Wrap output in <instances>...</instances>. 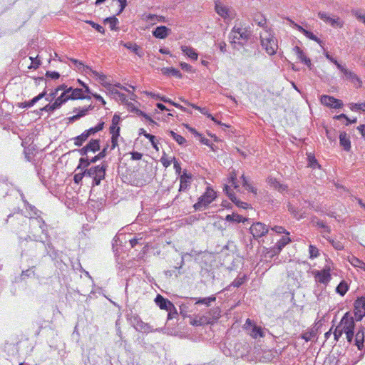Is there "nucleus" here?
Here are the masks:
<instances>
[{"label": "nucleus", "instance_id": "nucleus-26", "mask_svg": "<svg viewBox=\"0 0 365 365\" xmlns=\"http://www.w3.org/2000/svg\"><path fill=\"white\" fill-rule=\"evenodd\" d=\"M135 327L138 331L148 333L151 332L153 330L149 324L145 323L144 322L139 319H136V324Z\"/></svg>", "mask_w": 365, "mask_h": 365}, {"label": "nucleus", "instance_id": "nucleus-32", "mask_svg": "<svg viewBox=\"0 0 365 365\" xmlns=\"http://www.w3.org/2000/svg\"><path fill=\"white\" fill-rule=\"evenodd\" d=\"M92 108H93V107L91 106H89L88 108H82L76 115H74L68 118L69 122L73 123V122L78 120L81 117L86 115L87 112L89 110H91Z\"/></svg>", "mask_w": 365, "mask_h": 365}, {"label": "nucleus", "instance_id": "nucleus-15", "mask_svg": "<svg viewBox=\"0 0 365 365\" xmlns=\"http://www.w3.org/2000/svg\"><path fill=\"white\" fill-rule=\"evenodd\" d=\"M180 101L182 102L185 103L186 105L191 106L195 109L198 110L202 114L206 115L207 118H210L212 121H214L217 124L220 125H223V126H225V127H228V125H227L226 124L222 123L217 120L216 118L214 116H212L211 114H210L208 113L207 110L205 108H200V107H199V106H197L196 105L190 103L189 102H187L185 99H182V98H180Z\"/></svg>", "mask_w": 365, "mask_h": 365}, {"label": "nucleus", "instance_id": "nucleus-44", "mask_svg": "<svg viewBox=\"0 0 365 365\" xmlns=\"http://www.w3.org/2000/svg\"><path fill=\"white\" fill-rule=\"evenodd\" d=\"M103 125H104L103 122L99 123L95 127L91 128L88 130H85V132H86V133H87V135L89 138L91 135H94L97 132L101 131V130H103Z\"/></svg>", "mask_w": 365, "mask_h": 365}, {"label": "nucleus", "instance_id": "nucleus-4", "mask_svg": "<svg viewBox=\"0 0 365 365\" xmlns=\"http://www.w3.org/2000/svg\"><path fill=\"white\" fill-rule=\"evenodd\" d=\"M260 41L262 46L269 55H274L278 48L277 39L268 29L264 30L260 34Z\"/></svg>", "mask_w": 365, "mask_h": 365}, {"label": "nucleus", "instance_id": "nucleus-39", "mask_svg": "<svg viewBox=\"0 0 365 365\" xmlns=\"http://www.w3.org/2000/svg\"><path fill=\"white\" fill-rule=\"evenodd\" d=\"M349 261L354 267L360 268L365 271V263L362 260L354 256H351L349 259Z\"/></svg>", "mask_w": 365, "mask_h": 365}, {"label": "nucleus", "instance_id": "nucleus-48", "mask_svg": "<svg viewBox=\"0 0 365 365\" xmlns=\"http://www.w3.org/2000/svg\"><path fill=\"white\" fill-rule=\"evenodd\" d=\"M99 165L93 166L90 168L89 169H86L83 172V175L89 176L92 178L93 180L96 178V172L98 169Z\"/></svg>", "mask_w": 365, "mask_h": 365}, {"label": "nucleus", "instance_id": "nucleus-57", "mask_svg": "<svg viewBox=\"0 0 365 365\" xmlns=\"http://www.w3.org/2000/svg\"><path fill=\"white\" fill-rule=\"evenodd\" d=\"M329 242L335 250H342L344 249V245L340 241L329 240Z\"/></svg>", "mask_w": 365, "mask_h": 365}, {"label": "nucleus", "instance_id": "nucleus-60", "mask_svg": "<svg viewBox=\"0 0 365 365\" xmlns=\"http://www.w3.org/2000/svg\"><path fill=\"white\" fill-rule=\"evenodd\" d=\"M87 23L88 24H90L96 30H97L99 33L104 34L105 30H104V28L102 26L95 23V22H93L92 21H88Z\"/></svg>", "mask_w": 365, "mask_h": 365}, {"label": "nucleus", "instance_id": "nucleus-28", "mask_svg": "<svg viewBox=\"0 0 365 365\" xmlns=\"http://www.w3.org/2000/svg\"><path fill=\"white\" fill-rule=\"evenodd\" d=\"M123 46L126 48L130 50L132 52L135 53L139 57H142L143 56V52L141 51L138 46L135 43H133L131 42L122 43Z\"/></svg>", "mask_w": 365, "mask_h": 365}, {"label": "nucleus", "instance_id": "nucleus-10", "mask_svg": "<svg viewBox=\"0 0 365 365\" xmlns=\"http://www.w3.org/2000/svg\"><path fill=\"white\" fill-rule=\"evenodd\" d=\"M339 325L344 333L354 331L355 327L354 319L349 317L348 313H346L342 317Z\"/></svg>", "mask_w": 365, "mask_h": 365}, {"label": "nucleus", "instance_id": "nucleus-8", "mask_svg": "<svg viewBox=\"0 0 365 365\" xmlns=\"http://www.w3.org/2000/svg\"><path fill=\"white\" fill-rule=\"evenodd\" d=\"M354 317L356 321H360L365 316V297L358 299L354 302Z\"/></svg>", "mask_w": 365, "mask_h": 365}, {"label": "nucleus", "instance_id": "nucleus-31", "mask_svg": "<svg viewBox=\"0 0 365 365\" xmlns=\"http://www.w3.org/2000/svg\"><path fill=\"white\" fill-rule=\"evenodd\" d=\"M181 50L185 55H187L191 59H192V60L197 59L198 55L195 52L194 48H192L191 47L186 46H182Z\"/></svg>", "mask_w": 365, "mask_h": 365}, {"label": "nucleus", "instance_id": "nucleus-62", "mask_svg": "<svg viewBox=\"0 0 365 365\" xmlns=\"http://www.w3.org/2000/svg\"><path fill=\"white\" fill-rule=\"evenodd\" d=\"M317 225L323 229V232H327V233H329L330 232V228L322 220H318L317 222Z\"/></svg>", "mask_w": 365, "mask_h": 365}, {"label": "nucleus", "instance_id": "nucleus-54", "mask_svg": "<svg viewBox=\"0 0 365 365\" xmlns=\"http://www.w3.org/2000/svg\"><path fill=\"white\" fill-rule=\"evenodd\" d=\"M241 179L242 180L243 186L247 190L252 192L256 193V189H255L247 180L245 176L244 175H242Z\"/></svg>", "mask_w": 365, "mask_h": 365}, {"label": "nucleus", "instance_id": "nucleus-38", "mask_svg": "<svg viewBox=\"0 0 365 365\" xmlns=\"http://www.w3.org/2000/svg\"><path fill=\"white\" fill-rule=\"evenodd\" d=\"M208 314H209L210 317H207V319H210V320L212 323L214 321H216L220 318L221 311L219 307H215V308L210 309Z\"/></svg>", "mask_w": 365, "mask_h": 365}, {"label": "nucleus", "instance_id": "nucleus-35", "mask_svg": "<svg viewBox=\"0 0 365 365\" xmlns=\"http://www.w3.org/2000/svg\"><path fill=\"white\" fill-rule=\"evenodd\" d=\"M140 135H143L148 140H149L153 145V147L158 150V147L157 143L155 142V137L151 134L148 133L143 128H140L139 130Z\"/></svg>", "mask_w": 365, "mask_h": 365}, {"label": "nucleus", "instance_id": "nucleus-6", "mask_svg": "<svg viewBox=\"0 0 365 365\" xmlns=\"http://www.w3.org/2000/svg\"><path fill=\"white\" fill-rule=\"evenodd\" d=\"M354 344L359 351H362L359 356V359H362L365 352V327L360 326L357 329L354 338Z\"/></svg>", "mask_w": 365, "mask_h": 365}, {"label": "nucleus", "instance_id": "nucleus-43", "mask_svg": "<svg viewBox=\"0 0 365 365\" xmlns=\"http://www.w3.org/2000/svg\"><path fill=\"white\" fill-rule=\"evenodd\" d=\"M191 324L195 326H201L205 324H212L210 319H207V317H200L199 319H194Z\"/></svg>", "mask_w": 365, "mask_h": 365}, {"label": "nucleus", "instance_id": "nucleus-24", "mask_svg": "<svg viewBox=\"0 0 365 365\" xmlns=\"http://www.w3.org/2000/svg\"><path fill=\"white\" fill-rule=\"evenodd\" d=\"M316 280L320 283L327 284L331 279V275L328 270L318 272L315 275Z\"/></svg>", "mask_w": 365, "mask_h": 365}, {"label": "nucleus", "instance_id": "nucleus-55", "mask_svg": "<svg viewBox=\"0 0 365 365\" xmlns=\"http://www.w3.org/2000/svg\"><path fill=\"white\" fill-rule=\"evenodd\" d=\"M90 165L89 159L88 158H81L79 160V165L78 166V168L81 169H87L86 168L88 167Z\"/></svg>", "mask_w": 365, "mask_h": 365}, {"label": "nucleus", "instance_id": "nucleus-63", "mask_svg": "<svg viewBox=\"0 0 365 365\" xmlns=\"http://www.w3.org/2000/svg\"><path fill=\"white\" fill-rule=\"evenodd\" d=\"M30 60L31 61V63L29 66V68L36 69L37 68H38V66L40 65V61L37 59V57L36 58L30 57Z\"/></svg>", "mask_w": 365, "mask_h": 365}, {"label": "nucleus", "instance_id": "nucleus-3", "mask_svg": "<svg viewBox=\"0 0 365 365\" xmlns=\"http://www.w3.org/2000/svg\"><path fill=\"white\" fill-rule=\"evenodd\" d=\"M25 207L26 210L31 211L34 216L30 217V225L31 231L30 233L34 232V230L37 226L41 230V233L45 235L46 237L48 236L47 225L45 223L42 217L38 215L39 212L36 207L29 202V205H26Z\"/></svg>", "mask_w": 365, "mask_h": 365}, {"label": "nucleus", "instance_id": "nucleus-5", "mask_svg": "<svg viewBox=\"0 0 365 365\" xmlns=\"http://www.w3.org/2000/svg\"><path fill=\"white\" fill-rule=\"evenodd\" d=\"M216 197L215 192L210 187H207L205 192L198 198V201L194 205L195 210H203Z\"/></svg>", "mask_w": 365, "mask_h": 365}, {"label": "nucleus", "instance_id": "nucleus-59", "mask_svg": "<svg viewBox=\"0 0 365 365\" xmlns=\"http://www.w3.org/2000/svg\"><path fill=\"white\" fill-rule=\"evenodd\" d=\"M351 109L352 110H363V111H365V103H352V104H351Z\"/></svg>", "mask_w": 365, "mask_h": 365}, {"label": "nucleus", "instance_id": "nucleus-46", "mask_svg": "<svg viewBox=\"0 0 365 365\" xmlns=\"http://www.w3.org/2000/svg\"><path fill=\"white\" fill-rule=\"evenodd\" d=\"M169 134L170 136L179 144V145H184L186 143V140L184 137H182L180 135L177 134L173 130L169 131Z\"/></svg>", "mask_w": 365, "mask_h": 365}, {"label": "nucleus", "instance_id": "nucleus-41", "mask_svg": "<svg viewBox=\"0 0 365 365\" xmlns=\"http://www.w3.org/2000/svg\"><path fill=\"white\" fill-rule=\"evenodd\" d=\"M88 138V136L87 135V133L84 131L83 133H81L80 135L76 136L73 138L74 145L80 147L83 145L84 142H86Z\"/></svg>", "mask_w": 365, "mask_h": 365}, {"label": "nucleus", "instance_id": "nucleus-53", "mask_svg": "<svg viewBox=\"0 0 365 365\" xmlns=\"http://www.w3.org/2000/svg\"><path fill=\"white\" fill-rule=\"evenodd\" d=\"M105 22H107L109 24L110 28L111 30H115V26H116L117 24L118 23V20L117 18L113 16V17H109V18L106 19Z\"/></svg>", "mask_w": 365, "mask_h": 365}, {"label": "nucleus", "instance_id": "nucleus-13", "mask_svg": "<svg viewBox=\"0 0 365 365\" xmlns=\"http://www.w3.org/2000/svg\"><path fill=\"white\" fill-rule=\"evenodd\" d=\"M64 93H66L67 95L66 96L68 100L83 99L87 98L83 95V90L82 88L73 89L72 87H69Z\"/></svg>", "mask_w": 365, "mask_h": 365}, {"label": "nucleus", "instance_id": "nucleus-19", "mask_svg": "<svg viewBox=\"0 0 365 365\" xmlns=\"http://www.w3.org/2000/svg\"><path fill=\"white\" fill-rule=\"evenodd\" d=\"M192 175L190 174H187L185 171L183 172V174L180 176V185L179 191H185L187 187L190 186L191 182Z\"/></svg>", "mask_w": 365, "mask_h": 365}, {"label": "nucleus", "instance_id": "nucleus-21", "mask_svg": "<svg viewBox=\"0 0 365 365\" xmlns=\"http://www.w3.org/2000/svg\"><path fill=\"white\" fill-rule=\"evenodd\" d=\"M290 242V238L287 237H283L280 239L272 249V255L278 254Z\"/></svg>", "mask_w": 365, "mask_h": 365}, {"label": "nucleus", "instance_id": "nucleus-27", "mask_svg": "<svg viewBox=\"0 0 365 365\" xmlns=\"http://www.w3.org/2000/svg\"><path fill=\"white\" fill-rule=\"evenodd\" d=\"M215 11L220 16L224 19L230 16L228 8L222 5L220 2L215 3Z\"/></svg>", "mask_w": 365, "mask_h": 365}, {"label": "nucleus", "instance_id": "nucleus-25", "mask_svg": "<svg viewBox=\"0 0 365 365\" xmlns=\"http://www.w3.org/2000/svg\"><path fill=\"white\" fill-rule=\"evenodd\" d=\"M339 143L344 150L349 151L351 149V141L348 135L345 132H342L339 135Z\"/></svg>", "mask_w": 365, "mask_h": 365}, {"label": "nucleus", "instance_id": "nucleus-51", "mask_svg": "<svg viewBox=\"0 0 365 365\" xmlns=\"http://www.w3.org/2000/svg\"><path fill=\"white\" fill-rule=\"evenodd\" d=\"M303 34L308 38L313 40V41L317 42L319 44L322 45V41L317 36H315L314 34H312L311 31H309L308 30H305V31H304Z\"/></svg>", "mask_w": 365, "mask_h": 365}, {"label": "nucleus", "instance_id": "nucleus-64", "mask_svg": "<svg viewBox=\"0 0 365 365\" xmlns=\"http://www.w3.org/2000/svg\"><path fill=\"white\" fill-rule=\"evenodd\" d=\"M110 92L115 96L118 98L120 101H124L125 100V94L120 93L118 90L113 88L112 90H110Z\"/></svg>", "mask_w": 365, "mask_h": 365}, {"label": "nucleus", "instance_id": "nucleus-16", "mask_svg": "<svg viewBox=\"0 0 365 365\" xmlns=\"http://www.w3.org/2000/svg\"><path fill=\"white\" fill-rule=\"evenodd\" d=\"M107 168V163H103L101 165H99L96 172V178H95L94 180L93 181V185H100L101 180L105 178Z\"/></svg>", "mask_w": 365, "mask_h": 365}, {"label": "nucleus", "instance_id": "nucleus-40", "mask_svg": "<svg viewBox=\"0 0 365 365\" xmlns=\"http://www.w3.org/2000/svg\"><path fill=\"white\" fill-rule=\"evenodd\" d=\"M225 220L227 222H244L247 219L243 218L241 215L237 213H232L231 215H227L225 217Z\"/></svg>", "mask_w": 365, "mask_h": 365}, {"label": "nucleus", "instance_id": "nucleus-34", "mask_svg": "<svg viewBox=\"0 0 365 365\" xmlns=\"http://www.w3.org/2000/svg\"><path fill=\"white\" fill-rule=\"evenodd\" d=\"M86 146L89 152L96 153L100 150V140L98 139L91 140Z\"/></svg>", "mask_w": 365, "mask_h": 365}, {"label": "nucleus", "instance_id": "nucleus-50", "mask_svg": "<svg viewBox=\"0 0 365 365\" xmlns=\"http://www.w3.org/2000/svg\"><path fill=\"white\" fill-rule=\"evenodd\" d=\"M255 21L256 24L260 27L263 28L264 30L268 29L266 26V19L262 15H259L255 18Z\"/></svg>", "mask_w": 365, "mask_h": 365}, {"label": "nucleus", "instance_id": "nucleus-17", "mask_svg": "<svg viewBox=\"0 0 365 365\" xmlns=\"http://www.w3.org/2000/svg\"><path fill=\"white\" fill-rule=\"evenodd\" d=\"M145 93L148 96H150L151 98H156V99H159L165 103H170L171 105L174 106L175 107L178 108H180L182 110H185V109L182 106H180V104L177 103H175L173 101H172L170 99L165 97V96H160V95L158 94H155L154 93H152V92H150V91H145Z\"/></svg>", "mask_w": 365, "mask_h": 365}, {"label": "nucleus", "instance_id": "nucleus-2", "mask_svg": "<svg viewBox=\"0 0 365 365\" xmlns=\"http://www.w3.org/2000/svg\"><path fill=\"white\" fill-rule=\"evenodd\" d=\"M252 35L251 31L247 27L235 26L230 33V40L232 44L238 43L243 46Z\"/></svg>", "mask_w": 365, "mask_h": 365}, {"label": "nucleus", "instance_id": "nucleus-52", "mask_svg": "<svg viewBox=\"0 0 365 365\" xmlns=\"http://www.w3.org/2000/svg\"><path fill=\"white\" fill-rule=\"evenodd\" d=\"M120 128H117L116 130L112 133L111 142L112 148H114L118 145V138L119 136Z\"/></svg>", "mask_w": 365, "mask_h": 365}, {"label": "nucleus", "instance_id": "nucleus-12", "mask_svg": "<svg viewBox=\"0 0 365 365\" xmlns=\"http://www.w3.org/2000/svg\"><path fill=\"white\" fill-rule=\"evenodd\" d=\"M318 16L324 21L325 23L330 24L333 27H342L343 24L340 21L339 18L336 19L330 17L327 13L320 11L318 13Z\"/></svg>", "mask_w": 365, "mask_h": 365}, {"label": "nucleus", "instance_id": "nucleus-61", "mask_svg": "<svg viewBox=\"0 0 365 365\" xmlns=\"http://www.w3.org/2000/svg\"><path fill=\"white\" fill-rule=\"evenodd\" d=\"M344 333V331L342 330L341 327H340V325L339 324L334 331V339L336 341H338L339 339L341 336L342 334Z\"/></svg>", "mask_w": 365, "mask_h": 365}, {"label": "nucleus", "instance_id": "nucleus-33", "mask_svg": "<svg viewBox=\"0 0 365 365\" xmlns=\"http://www.w3.org/2000/svg\"><path fill=\"white\" fill-rule=\"evenodd\" d=\"M287 208L289 212L297 219L299 220L304 217V212H302V210H298L294 205H292L290 202L287 205Z\"/></svg>", "mask_w": 365, "mask_h": 365}, {"label": "nucleus", "instance_id": "nucleus-36", "mask_svg": "<svg viewBox=\"0 0 365 365\" xmlns=\"http://www.w3.org/2000/svg\"><path fill=\"white\" fill-rule=\"evenodd\" d=\"M66 93L63 92L61 95L56 99L55 102L51 104L54 110L59 108L63 103L68 101L66 96Z\"/></svg>", "mask_w": 365, "mask_h": 365}, {"label": "nucleus", "instance_id": "nucleus-22", "mask_svg": "<svg viewBox=\"0 0 365 365\" xmlns=\"http://www.w3.org/2000/svg\"><path fill=\"white\" fill-rule=\"evenodd\" d=\"M188 254L187 253H182V257H181V260H180V262L178 263V264H179V266H175L173 268L174 269L173 270H166L165 271V274L167 276V277H172L173 275H175V277H178L179 276V274H180V271L178 272H176L177 269H180V268H182V267L183 266L184 264V258H185V256L187 255Z\"/></svg>", "mask_w": 365, "mask_h": 365}, {"label": "nucleus", "instance_id": "nucleus-20", "mask_svg": "<svg viewBox=\"0 0 365 365\" xmlns=\"http://www.w3.org/2000/svg\"><path fill=\"white\" fill-rule=\"evenodd\" d=\"M267 183L271 187L278 190L280 192H283L287 188L286 185L280 183L276 178L272 177L267 178Z\"/></svg>", "mask_w": 365, "mask_h": 365}, {"label": "nucleus", "instance_id": "nucleus-56", "mask_svg": "<svg viewBox=\"0 0 365 365\" xmlns=\"http://www.w3.org/2000/svg\"><path fill=\"white\" fill-rule=\"evenodd\" d=\"M120 121V117L117 115H114L112 119V125L110 128V133H113L116 130L117 125Z\"/></svg>", "mask_w": 365, "mask_h": 365}, {"label": "nucleus", "instance_id": "nucleus-11", "mask_svg": "<svg viewBox=\"0 0 365 365\" xmlns=\"http://www.w3.org/2000/svg\"><path fill=\"white\" fill-rule=\"evenodd\" d=\"M155 302L160 309H164L168 312H171L173 309H175L174 304L160 294H158L156 296Z\"/></svg>", "mask_w": 365, "mask_h": 365}, {"label": "nucleus", "instance_id": "nucleus-29", "mask_svg": "<svg viewBox=\"0 0 365 365\" xmlns=\"http://www.w3.org/2000/svg\"><path fill=\"white\" fill-rule=\"evenodd\" d=\"M86 69H89V73H91L93 76L97 77L98 78L99 82L103 85L104 86H110V85L108 83L106 80V76L104 74H101L98 72L93 71L91 67L86 66Z\"/></svg>", "mask_w": 365, "mask_h": 365}, {"label": "nucleus", "instance_id": "nucleus-9", "mask_svg": "<svg viewBox=\"0 0 365 365\" xmlns=\"http://www.w3.org/2000/svg\"><path fill=\"white\" fill-rule=\"evenodd\" d=\"M250 232L255 238L264 236L268 232V228L265 224L262 222L253 223L250 227Z\"/></svg>", "mask_w": 365, "mask_h": 365}, {"label": "nucleus", "instance_id": "nucleus-47", "mask_svg": "<svg viewBox=\"0 0 365 365\" xmlns=\"http://www.w3.org/2000/svg\"><path fill=\"white\" fill-rule=\"evenodd\" d=\"M252 337L257 339V337H262L264 336L262 329L257 326H254L250 332Z\"/></svg>", "mask_w": 365, "mask_h": 365}, {"label": "nucleus", "instance_id": "nucleus-1", "mask_svg": "<svg viewBox=\"0 0 365 365\" xmlns=\"http://www.w3.org/2000/svg\"><path fill=\"white\" fill-rule=\"evenodd\" d=\"M26 240L28 241L26 249H25L22 255L33 257H44L48 253V247L49 244L46 243L41 236L36 234L35 229Z\"/></svg>", "mask_w": 365, "mask_h": 365}, {"label": "nucleus", "instance_id": "nucleus-7", "mask_svg": "<svg viewBox=\"0 0 365 365\" xmlns=\"http://www.w3.org/2000/svg\"><path fill=\"white\" fill-rule=\"evenodd\" d=\"M339 70L344 75L346 80L352 83L356 88L362 86V81L360 78L353 71L348 70L344 66H339Z\"/></svg>", "mask_w": 365, "mask_h": 365}, {"label": "nucleus", "instance_id": "nucleus-37", "mask_svg": "<svg viewBox=\"0 0 365 365\" xmlns=\"http://www.w3.org/2000/svg\"><path fill=\"white\" fill-rule=\"evenodd\" d=\"M194 299L196 300L195 304H202L209 307L211 302H215L216 297L212 295L205 298H195Z\"/></svg>", "mask_w": 365, "mask_h": 365}, {"label": "nucleus", "instance_id": "nucleus-58", "mask_svg": "<svg viewBox=\"0 0 365 365\" xmlns=\"http://www.w3.org/2000/svg\"><path fill=\"white\" fill-rule=\"evenodd\" d=\"M309 252L311 258H315L319 255V250L314 245H310L309 247Z\"/></svg>", "mask_w": 365, "mask_h": 365}, {"label": "nucleus", "instance_id": "nucleus-49", "mask_svg": "<svg viewBox=\"0 0 365 365\" xmlns=\"http://www.w3.org/2000/svg\"><path fill=\"white\" fill-rule=\"evenodd\" d=\"M69 61L72 62L78 70L83 68V71L86 73H89V69H86V66H85L81 61L74 58H69Z\"/></svg>", "mask_w": 365, "mask_h": 365}, {"label": "nucleus", "instance_id": "nucleus-23", "mask_svg": "<svg viewBox=\"0 0 365 365\" xmlns=\"http://www.w3.org/2000/svg\"><path fill=\"white\" fill-rule=\"evenodd\" d=\"M293 50L295 52L296 55L297 56L298 59H299L309 68H311V60L304 54L302 50L299 46H294Z\"/></svg>", "mask_w": 365, "mask_h": 365}, {"label": "nucleus", "instance_id": "nucleus-30", "mask_svg": "<svg viewBox=\"0 0 365 365\" xmlns=\"http://www.w3.org/2000/svg\"><path fill=\"white\" fill-rule=\"evenodd\" d=\"M161 71H162V73L165 75L175 76L178 78H182V74H181L180 71L176 68H163Z\"/></svg>", "mask_w": 365, "mask_h": 365}, {"label": "nucleus", "instance_id": "nucleus-45", "mask_svg": "<svg viewBox=\"0 0 365 365\" xmlns=\"http://www.w3.org/2000/svg\"><path fill=\"white\" fill-rule=\"evenodd\" d=\"M336 291L341 296H344L348 291V284L346 282L341 281L336 288Z\"/></svg>", "mask_w": 365, "mask_h": 365}, {"label": "nucleus", "instance_id": "nucleus-18", "mask_svg": "<svg viewBox=\"0 0 365 365\" xmlns=\"http://www.w3.org/2000/svg\"><path fill=\"white\" fill-rule=\"evenodd\" d=\"M170 33V29L165 26H158L154 31H153V35L158 38L163 39L165 38Z\"/></svg>", "mask_w": 365, "mask_h": 365}, {"label": "nucleus", "instance_id": "nucleus-42", "mask_svg": "<svg viewBox=\"0 0 365 365\" xmlns=\"http://www.w3.org/2000/svg\"><path fill=\"white\" fill-rule=\"evenodd\" d=\"M146 21L152 24H154L155 21L165 22V18L162 16L149 14L146 16Z\"/></svg>", "mask_w": 365, "mask_h": 365}, {"label": "nucleus", "instance_id": "nucleus-14", "mask_svg": "<svg viewBox=\"0 0 365 365\" xmlns=\"http://www.w3.org/2000/svg\"><path fill=\"white\" fill-rule=\"evenodd\" d=\"M321 102L322 104L333 108H341L343 105L341 101L336 99L334 97L329 96H322Z\"/></svg>", "mask_w": 365, "mask_h": 365}]
</instances>
